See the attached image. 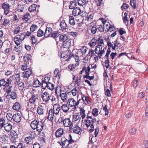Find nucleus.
<instances>
[{"label": "nucleus", "mask_w": 148, "mask_h": 148, "mask_svg": "<svg viewBox=\"0 0 148 148\" xmlns=\"http://www.w3.org/2000/svg\"><path fill=\"white\" fill-rule=\"evenodd\" d=\"M20 73H16L14 76V77L15 78V81L16 82H20Z\"/></svg>", "instance_id": "603ef678"}, {"label": "nucleus", "mask_w": 148, "mask_h": 148, "mask_svg": "<svg viewBox=\"0 0 148 148\" xmlns=\"http://www.w3.org/2000/svg\"><path fill=\"white\" fill-rule=\"evenodd\" d=\"M6 87H8L10 84H11L12 81L10 78L5 79Z\"/></svg>", "instance_id": "6e6d98bb"}, {"label": "nucleus", "mask_w": 148, "mask_h": 148, "mask_svg": "<svg viewBox=\"0 0 148 148\" xmlns=\"http://www.w3.org/2000/svg\"><path fill=\"white\" fill-rule=\"evenodd\" d=\"M100 45H97L95 49V53L98 55V56L99 58H101L102 56V55L105 52V51L104 49H102L101 46H100Z\"/></svg>", "instance_id": "20e7f679"}, {"label": "nucleus", "mask_w": 148, "mask_h": 148, "mask_svg": "<svg viewBox=\"0 0 148 148\" xmlns=\"http://www.w3.org/2000/svg\"><path fill=\"white\" fill-rule=\"evenodd\" d=\"M38 28V26L37 25L35 24L32 25L30 28V30L31 31L34 32L35 30H36Z\"/></svg>", "instance_id": "052dcab7"}, {"label": "nucleus", "mask_w": 148, "mask_h": 148, "mask_svg": "<svg viewBox=\"0 0 148 148\" xmlns=\"http://www.w3.org/2000/svg\"><path fill=\"white\" fill-rule=\"evenodd\" d=\"M97 40L95 39V37L93 38L91 40L90 42L88 43V45L91 47H93L96 44H97Z\"/></svg>", "instance_id": "5701e85b"}, {"label": "nucleus", "mask_w": 148, "mask_h": 148, "mask_svg": "<svg viewBox=\"0 0 148 148\" xmlns=\"http://www.w3.org/2000/svg\"><path fill=\"white\" fill-rule=\"evenodd\" d=\"M96 40H97V43L98 44V45L101 46L102 44L104 45L103 39L102 37L99 36Z\"/></svg>", "instance_id": "b1692460"}, {"label": "nucleus", "mask_w": 148, "mask_h": 148, "mask_svg": "<svg viewBox=\"0 0 148 148\" xmlns=\"http://www.w3.org/2000/svg\"><path fill=\"white\" fill-rule=\"evenodd\" d=\"M31 18V16L29 13H26L23 17V21L27 22Z\"/></svg>", "instance_id": "c9c22d12"}, {"label": "nucleus", "mask_w": 148, "mask_h": 148, "mask_svg": "<svg viewBox=\"0 0 148 148\" xmlns=\"http://www.w3.org/2000/svg\"><path fill=\"white\" fill-rule=\"evenodd\" d=\"M1 7L4 10V14L7 15L9 13L10 7L11 6L7 2H4L1 5Z\"/></svg>", "instance_id": "7ed1b4c3"}, {"label": "nucleus", "mask_w": 148, "mask_h": 148, "mask_svg": "<svg viewBox=\"0 0 148 148\" xmlns=\"http://www.w3.org/2000/svg\"><path fill=\"white\" fill-rule=\"evenodd\" d=\"M83 12H82L79 8L77 7L73 8V15L75 16L80 15L81 16H83L82 14Z\"/></svg>", "instance_id": "9d476101"}, {"label": "nucleus", "mask_w": 148, "mask_h": 148, "mask_svg": "<svg viewBox=\"0 0 148 148\" xmlns=\"http://www.w3.org/2000/svg\"><path fill=\"white\" fill-rule=\"evenodd\" d=\"M29 62H27L23 64L21 66V69L25 71L30 68L31 64H29Z\"/></svg>", "instance_id": "6ab92c4d"}, {"label": "nucleus", "mask_w": 148, "mask_h": 148, "mask_svg": "<svg viewBox=\"0 0 148 148\" xmlns=\"http://www.w3.org/2000/svg\"><path fill=\"white\" fill-rule=\"evenodd\" d=\"M77 88L75 87L71 91V92L73 96H76L78 93Z\"/></svg>", "instance_id": "bf43d9fd"}, {"label": "nucleus", "mask_w": 148, "mask_h": 148, "mask_svg": "<svg viewBox=\"0 0 148 148\" xmlns=\"http://www.w3.org/2000/svg\"><path fill=\"white\" fill-rule=\"evenodd\" d=\"M82 99L86 104H90L91 102L89 100L88 98L86 97L84 95H82Z\"/></svg>", "instance_id": "c85d7f7f"}, {"label": "nucleus", "mask_w": 148, "mask_h": 148, "mask_svg": "<svg viewBox=\"0 0 148 148\" xmlns=\"http://www.w3.org/2000/svg\"><path fill=\"white\" fill-rule=\"evenodd\" d=\"M9 95L10 96V98L14 100L17 97V94L16 92L14 91L12 93H11Z\"/></svg>", "instance_id": "37998d69"}, {"label": "nucleus", "mask_w": 148, "mask_h": 148, "mask_svg": "<svg viewBox=\"0 0 148 148\" xmlns=\"http://www.w3.org/2000/svg\"><path fill=\"white\" fill-rule=\"evenodd\" d=\"M50 95L47 91H45L43 93L41 96L42 102L47 103L50 99Z\"/></svg>", "instance_id": "0eeeda50"}, {"label": "nucleus", "mask_w": 148, "mask_h": 148, "mask_svg": "<svg viewBox=\"0 0 148 148\" xmlns=\"http://www.w3.org/2000/svg\"><path fill=\"white\" fill-rule=\"evenodd\" d=\"M38 96L36 95H32L30 98L29 100V101L27 102V106L30 107L31 105L29 103L31 104H35L36 99H38Z\"/></svg>", "instance_id": "1a4fd4ad"}, {"label": "nucleus", "mask_w": 148, "mask_h": 148, "mask_svg": "<svg viewBox=\"0 0 148 148\" xmlns=\"http://www.w3.org/2000/svg\"><path fill=\"white\" fill-rule=\"evenodd\" d=\"M47 87L48 89L51 90H52L54 88V85L50 82L47 83Z\"/></svg>", "instance_id": "864d4df0"}, {"label": "nucleus", "mask_w": 148, "mask_h": 148, "mask_svg": "<svg viewBox=\"0 0 148 148\" xmlns=\"http://www.w3.org/2000/svg\"><path fill=\"white\" fill-rule=\"evenodd\" d=\"M16 9L18 12H23L24 10V5L22 4H18L17 5Z\"/></svg>", "instance_id": "2f4dec72"}, {"label": "nucleus", "mask_w": 148, "mask_h": 148, "mask_svg": "<svg viewBox=\"0 0 148 148\" xmlns=\"http://www.w3.org/2000/svg\"><path fill=\"white\" fill-rule=\"evenodd\" d=\"M80 113L81 115V117L82 119H84L85 117V110L82 108H80Z\"/></svg>", "instance_id": "a18cd8bd"}, {"label": "nucleus", "mask_w": 148, "mask_h": 148, "mask_svg": "<svg viewBox=\"0 0 148 148\" xmlns=\"http://www.w3.org/2000/svg\"><path fill=\"white\" fill-rule=\"evenodd\" d=\"M44 33L42 30L39 29L38 31L37 36L38 37H41L44 35Z\"/></svg>", "instance_id": "0e129e2a"}, {"label": "nucleus", "mask_w": 148, "mask_h": 148, "mask_svg": "<svg viewBox=\"0 0 148 148\" xmlns=\"http://www.w3.org/2000/svg\"><path fill=\"white\" fill-rule=\"evenodd\" d=\"M90 71V68L89 66L85 65L83 67L82 70L81 71L80 74H82L84 71L85 73L89 72Z\"/></svg>", "instance_id": "4be33fe9"}, {"label": "nucleus", "mask_w": 148, "mask_h": 148, "mask_svg": "<svg viewBox=\"0 0 148 148\" xmlns=\"http://www.w3.org/2000/svg\"><path fill=\"white\" fill-rule=\"evenodd\" d=\"M10 21L9 19L5 18L3 23V25L5 27H6L10 23Z\"/></svg>", "instance_id": "4d7b16f0"}, {"label": "nucleus", "mask_w": 148, "mask_h": 148, "mask_svg": "<svg viewBox=\"0 0 148 148\" xmlns=\"http://www.w3.org/2000/svg\"><path fill=\"white\" fill-rule=\"evenodd\" d=\"M10 134L12 136L11 139L13 142L16 141V140L17 138L18 134L17 131L12 130L10 133Z\"/></svg>", "instance_id": "f8f14e48"}, {"label": "nucleus", "mask_w": 148, "mask_h": 148, "mask_svg": "<svg viewBox=\"0 0 148 148\" xmlns=\"http://www.w3.org/2000/svg\"><path fill=\"white\" fill-rule=\"evenodd\" d=\"M60 106L59 104L56 103L53 106V111L54 113V114H58L60 111Z\"/></svg>", "instance_id": "ddd939ff"}, {"label": "nucleus", "mask_w": 148, "mask_h": 148, "mask_svg": "<svg viewBox=\"0 0 148 148\" xmlns=\"http://www.w3.org/2000/svg\"><path fill=\"white\" fill-rule=\"evenodd\" d=\"M81 77L79 78L78 77H77L75 81V84H77V86H80L81 84Z\"/></svg>", "instance_id": "338daca9"}, {"label": "nucleus", "mask_w": 148, "mask_h": 148, "mask_svg": "<svg viewBox=\"0 0 148 148\" xmlns=\"http://www.w3.org/2000/svg\"><path fill=\"white\" fill-rule=\"evenodd\" d=\"M22 47V45H19L18 47H17V46H16L14 47V50L16 51V52L19 53L21 51Z\"/></svg>", "instance_id": "c03bdc74"}, {"label": "nucleus", "mask_w": 148, "mask_h": 148, "mask_svg": "<svg viewBox=\"0 0 148 148\" xmlns=\"http://www.w3.org/2000/svg\"><path fill=\"white\" fill-rule=\"evenodd\" d=\"M60 25L62 29L64 30L66 29L67 25L64 20H62L61 22Z\"/></svg>", "instance_id": "4c0bfd02"}, {"label": "nucleus", "mask_w": 148, "mask_h": 148, "mask_svg": "<svg viewBox=\"0 0 148 148\" xmlns=\"http://www.w3.org/2000/svg\"><path fill=\"white\" fill-rule=\"evenodd\" d=\"M97 26L96 25L93 26L91 29V33L93 34H95L97 31Z\"/></svg>", "instance_id": "5fc2aeb1"}, {"label": "nucleus", "mask_w": 148, "mask_h": 148, "mask_svg": "<svg viewBox=\"0 0 148 148\" xmlns=\"http://www.w3.org/2000/svg\"><path fill=\"white\" fill-rule=\"evenodd\" d=\"M69 92H68L67 93L66 92L64 93H61L60 94V97L62 100L63 101H66L67 100V94H68Z\"/></svg>", "instance_id": "7c9ffc66"}, {"label": "nucleus", "mask_w": 148, "mask_h": 148, "mask_svg": "<svg viewBox=\"0 0 148 148\" xmlns=\"http://www.w3.org/2000/svg\"><path fill=\"white\" fill-rule=\"evenodd\" d=\"M73 121H71L69 118H66L63 121V125L66 127H69L70 130H71L73 127Z\"/></svg>", "instance_id": "39448f33"}, {"label": "nucleus", "mask_w": 148, "mask_h": 148, "mask_svg": "<svg viewBox=\"0 0 148 148\" xmlns=\"http://www.w3.org/2000/svg\"><path fill=\"white\" fill-rule=\"evenodd\" d=\"M99 111L97 108H95L92 110V114L95 116H97L98 114Z\"/></svg>", "instance_id": "09e8293b"}, {"label": "nucleus", "mask_w": 148, "mask_h": 148, "mask_svg": "<svg viewBox=\"0 0 148 148\" xmlns=\"http://www.w3.org/2000/svg\"><path fill=\"white\" fill-rule=\"evenodd\" d=\"M69 23L71 25H74L75 24V18L73 16H70L69 17Z\"/></svg>", "instance_id": "58836bf2"}, {"label": "nucleus", "mask_w": 148, "mask_h": 148, "mask_svg": "<svg viewBox=\"0 0 148 148\" xmlns=\"http://www.w3.org/2000/svg\"><path fill=\"white\" fill-rule=\"evenodd\" d=\"M21 119V117L19 114L16 113L13 115V121L16 123H19Z\"/></svg>", "instance_id": "2eb2a0df"}, {"label": "nucleus", "mask_w": 148, "mask_h": 148, "mask_svg": "<svg viewBox=\"0 0 148 148\" xmlns=\"http://www.w3.org/2000/svg\"><path fill=\"white\" fill-rule=\"evenodd\" d=\"M114 29V26H112L110 25L109 26L108 28H107V30L105 29V32H108L109 31L111 32L112 31H113Z\"/></svg>", "instance_id": "49530a36"}, {"label": "nucleus", "mask_w": 148, "mask_h": 148, "mask_svg": "<svg viewBox=\"0 0 148 148\" xmlns=\"http://www.w3.org/2000/svg\"><path fill=\"white\" fill-rule=\"evenodd\" d=\"M64 130L63 128H59L58 129L55 133V136L56 138L59 137L63 134Z\"/></svg>", "instance_id": "f3484780"}, {"label": "nucleus", "mask_w": 148, "mask_h": 148, "mask_svg": "<svg viewBox=\"0 0 148 148\" xmlns=\"http://www.w3.org/2000/svg\"><path fill=\"white\" fill-rule=\"evenodd\" d=\"M95 50H93L92 49L90 50L88 54V56H90V57H92L95 55V53H94Z\"/></svg>", "instance_id": "e2e57ef3"}, {"label": "nucleus", "mask_w": 148, "mask_h": 148, "mask_svg": "<svg viewBox=\"0 0 148 148\" xmlns=\"http://www.w3.org/2000/svg\"><path fill=\"white\" fill-rule=\"evenodd\" d=\"M6 116L7 119L9 121H11L12 120H13V116L12 114L10 113H8Z\"/></svg>", "instance_id": "de8ad7c7"}, {"label": "nucleus", "mask_w": 148, "mask_h": 148, "mask_svg": "<svg viewBox=\"0 0 148 148\" xmlns=\"http://www.w3.org/2000/svg\"><path fill=\"white\" fill-rule=\"evenodd\" d=\"M60 36V32L58 31L52 33L51 37H53L56 41L57 40V38Z\"/></svg>", "instance_id": "c756f323"}, {"label": "nucleus", "mask_w": 148, "mask_h": 148, "mask_svg": "<svg viewBox=\"0 0 148 148\" xmlns=\"http://www.w3.org/2000/svg\"><path fill=\"white\" fill-rule=\"evenodd\" d=\"M87 48L85 46L82 47L81 49L78 50L77 54V56H76L77 57L78 56L81 57L84 55L86 52Z\"/></svg>", "instance_id": "6e6552de"}, {"label": "nucleus", "mask_w": 148, "mask_h": 148, "mask_svg": "<svg viewBox=\"0 0 148 148\" xmlns=\"http://www.w3.org/2000/svg\"><path fill=\"white\" fill-rule=\"evenodd\" d=\"M50 79V77H49L48 76V75H45L44 78L43 80H42V82H44L46 83H49V81Z\"/></svg>", "instance_id": "680f3d73"}, {"label": "nucleus", "mask_w": 148, "mask_h": 148, "mask_svg": "<svg viewBox=\"0 0 148 148\" xmlns=\"http://www.w3.org/2000/svg\"><path fill=\"white\" fill-rule=\"evenodd\" d=\"M14 41L15 44L16 45L17 47L18 46L21 45H20L21 44V42L22 40L19 39L18 37H16L14 38Z\"/></svg>", "instance_id": "e433bc0d"}, {"label": "nucleus", "mask_w": 148, "mask_h": 148, "mask_svg": "<svg viewBox=\"0 0 148 148\" xmlns=\"http://www.w3.org/2000/svg\"><path fill=\"white\" fill-rule=\"evenodd\" d=\"M3 86L6 87L5 79H2L0 80V86Z\"/></svg>", "instance_id": "69168bd1"}, {"label": "nucleus", "mask_w": 148, "mask_h": 148, "mask_svg": "<svg viewBox=\"0 0 148 148\" xmlns=\"http://www.w3.org/2000/svg\"><path fill=\"white\" fill-rule=\"evenodd\" d=\"M45 107L44 106L40 105L38 106L37 111V113L39 115H42L44 114L45 110Z\"/></svg>", "instance_id": "9b49d317"}, {"label": "nucleus", "mask_w": 148, "mask_h": 148, "mask_svg": "<svg viewBox=\"0 0 148 148\" xmlns=\"http://www.w3.org/2000/svg\"><path fill=\"white\" fill-rule=\"evenodd\" d=\"M54 114L52 109H50L48 114L47 119L50 121H52L53 119Z\"/></svg>", "instance_id": "a211bd4d"}, {"label": "nucleus", "mask_w": 148, "mask_h": 148, "mask_svg": "<svg viewBox=\"0 0 148 148\" xmlns=\"http://www.w3.org/2000/svg\"><path fill=\"white\" fill-rule=\"evenodd\" d=\"M59 41L60 42H63V45L65 46L64 47H66V45L68 47L71 45V40L68 38V36L67 34H64L60 35L59 38Z\"/></svg>", "instance_id": "f03ea898"}, {"label": "nucleus", "mask_w": 148, "mask_h": 148, "mask_svg": "<svg viewBox=\"0 0 148 148\" xmlns=\"http://www.w3.org/2000/svg\"><path fill=\"white\" fill-rule=\"evenodd\" d=\"M80 100V99H79L76 101L73 99L71 98L68 100L67 104L70 106L71 107L74 106L75 108H76V107L79 103Z\"/></svg>", "instance_id": "423d86ee"}, {"label": "nucleus", "mask_w": 148, "mask_h": 148, "mask_svg": "<svg viewBox=\"0 0 148 148\" xmlns=\"http://www.w3.org/2000/svg\"><path fill=\"white\" fill-rule=\"evenodd\" d=\"M81 119V117L79 113L75 114L73 116V122L76 121L79 122L80 121Z\"/></svg>", "instance_id": "a878e982"}, {"label": "nucleus", "mask_w": 148, "mask_h": 148, "mask_svg": "<svg viewBox=\"0 0 148 148\" xmlns=\"http://www.w3.org/2000/svg\"><path fill=\"white\" fill-rule=\"evenodd\" d=\"M87 119L85 121V125L87 127L90 126V129L89 130V131L92 132L94 130V125L96 124L98 125L101 123V121L100 120L97 121L95 118H92V116H89L88 114L86 117Z\"/></svg>", "instance_id": "f257e3e1"}, {"label": "nucleus", "mask_w": 148, "mask_h": 148, "mask_svg": "<svg viewBox=\"0 0 148 148\" xmlns=\"http://www.w3.org/2000/svg\"><path fill=\"white\" fill-rule=\"evenodd\" d=\"M68 70L70 71H74L75 69L74 65L73 64H70L68 67Z\"/></svg>", "instance_id": "774afa93"}, {"label": "nucleus", "mask_w": 148, "mask_h": 148, "mask_svg": "<svg viewBox=\"0 0 148 148\" xmlns=\"http://www.w3.org/2000/svg\"><path fill=\"white\" fill-rule=\"evenodd\" d=\"M32 73V71L28 70L22 73V77L24 78H28L29 77Z\"/></svg>", "instance_id": "dca6fc26"}, {"label": "nucleus", "mask_w": 148, "mask_h": 148, "mask_svg": "<svg viewBox=\"0 0 148 148\" xmlns=\"http://www.w3.org/2000/svg\"><path fill=\"white\" fill-rule=\"evenodd\" d=\"M36 130L38 132H40L42 130L44 127V124L43 122L42 121H39V123H38Z\"/></svg>", "instance_id": "412c9836"}, {"label": "nucleus", "mask_w": 148, "mask_h": 148, "mask_svg": "<svg viewBox=\"0 0 148 148\" xmlns=\"http://www.w3.org/2000/svg\"><path fill=\"white\" fill-rule=\"evenodd\" d=\"M37 5L35 4H33L30 6L28 10L30 12H33L36 10V8Z\"/></svg>", "instance_id": "473e14b6"}, {"label": "nucleus", "mask_w": 148, "mask_h": 148, "mask_svg": "<svg viewBox=\"0 0 148 148\" xmlns=\"http://www.w3.org/2000/svg\"><path fill=\"white\" fill-rule=\"evenodd\" d=\"M10 148H23V145L22 143H19L16 147L13 145L10 146Z\"/></svg>", "instance_id": "13d9d810"}, {"label": "nucleus", "mask_w": 148, "mask_h": 148, "mask_svg": "<svg viewBox=\"0 0 148 148\" xmlns=\"http://www.w3.org/2000/svg\"><path fill=\"white\" fill-rule=\"evenodd\" d=\"M4 128L6 131L9 132L11 130L12 126L10 123H7L5 124Z\"/></svg>", "instance_id": "cd10ccee"}, {"label": "nucleus", "mask_w": 148, "mask_h": 148, "mask_svg": "<svg viewBox=\"0 0 148 148\" xmlns=\"http://www.w3.org/2000/svg\"><path fill=\"white\" fill-rule=\"evenodd\" d=\"M20 105L18 102H15L12 108L13 109L16 111L19 110L20 108Z\"/></svg>", "instance_id": "79ce46f5"}, {"label": "nucleus", "mask_w": 148, "mask_h": 148, "mask_svg": "<svg viewBox=\"0 0 148 148\" xmlns=\"http://www.w3.org/2000/svg\"><path fill=\"white\" fill-rule=\"evenodd\" d=\"M61 108L64 112L66 113L68 111L69 108L67 104H64L62 106Z\"/></svg>", "instance_id": "72a5a7b5"}, {"label": "nucleus", "mask_w": 148, "mask_h": 148, "mask_svg": "<svg viewBox=\"0 0 148 148\" xmlns=\"http://www.w3.org/2000/svg\"><path fill=\"white\" fill-rule=\"evenodd\" d=\"M39 121H37L36 119L34 120L31 123V126L33 130L36 129L37 128V127L38 126V123H39Z\"/></svg>", "instance_id": "aec40b11"}, {"label": "nucleus", "mask_w": 148, "mask_h": 148, "mask_svg": "<svg viewBox=\"0 0 148 148\" xmlns=\"http://www.w3.org/2000/svg\"><path fill=\"white\" fill-rule=\"evenodd\" d=\"M18 87L20 90L22 91L24 88V83L21 82L18 84Z\"/></svg>", "instance_id": "8fccbe9b"}, {"label": "nucleus", "mask_w": 148, "mask_h": 148, "mask_svg": "<svg viewBox=\"0 0 148 148\" xmlns=\"http://www.w3.org/2000/svg\"><path fill=\"white\" fill-rule=\"evenodd\" d=\"M69 144H70L68 142V140H67V141L66 140L64 142L61 143L60 145L62 146V148H66L68 147Z\"/></svg>", "instance_id": "a19ab883"}, {"label": "nucleus", "mask_w": 148, "mask_h": 148, "mask_svg": "<svg viewBox=\"0 0 148 148\" xmlns=\"http://www.w3.org/2000/svg\"><path fill=\"white\" fill-rule=\"evenodd\" d=\"M70 5H69V7L70 9L74 8V7L77 6V1L76 0L71 1L70 2Z\"/></svg>", "instance_id": "f704fd0d"}, {"label": "nucleus", "mask_w": 148, "mask_h": 148, "mask_svg": "<svg viewBox=\"0 0 148 148\" xmlns=\"http://www.w3.org/2000/svg\"><path fill=\"white\" fill-rule=\"evenodd\" d=\"M41 85V83L38 79L35 80L33 83V86L37 88L40 86Z\"/></svg>", "instance_id": "ea45409f"}, {"label": "nucleus", "mask_w": 148, "mask_h": 148, "mask_svg": "<svg viewBox=\"0 0 148 148\" xmlns=\"http://www.w3.org/2000/svg\"><path fill=\"white\" fill-rule=\"evenodd\" d=\"M52 33V29L50 27H47L44 33V36L46 38L51 35Z\"/></svg>", "instance_id": "4468645a"}, {"label": "nucleus", "mask_w": 148, "mask_h": 148, "mask_svg": "<svg viewBox=\"0 0 148 148\" xmlns=\"http://www.w3.org/2000/svg\"><path fill=\"white\" fill-rule=\"evenodd\" d=\"M33 140L30 137L28 136L26 137L25 139L26 143L27 144H30L31 143L32 140Z\"/></svg>", "instance_id": "3c124183"}, {"label": "nucleus", "mask_w": 148, "mask_h": 148, "mask_svg": "<svg viewBox=\"0 0 148 148\" xmlns=\"http://www.w3.org/2000/svg\"><path fill=\"white\" fill-rule=\"evenodd\" d=\"M23 60L26 62V63L29 62V64H32L31 59H30V57L29 55L28 54L25 55L23 57Z\"/></svg>", "instance_id": "bb28decb"}, {"label": "nucleus", "mask_w": 148, "mask_h": 148, "mask_svg": "<svg viewBox=\"0 0 148 148\" xmlns=\"http://www.w3.org/2000/svg\"><path fill=\"white\" fill-rule=\"evenodd\" d=\"M72 129L73 132L77 134H79L81 131V128L77 125V124L73 128L72 127Z\"/></svg>", "instance_id": "393cba45"}]
</instances>
